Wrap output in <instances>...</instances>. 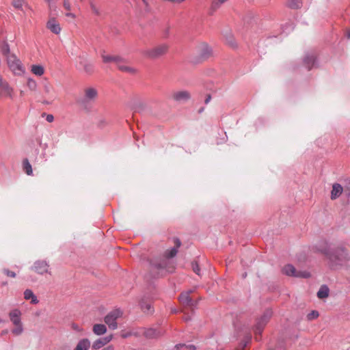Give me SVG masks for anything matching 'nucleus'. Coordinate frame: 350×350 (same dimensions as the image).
<instances>
[{
    "label": "nucleus",
    "mask_w": 350,
    "mask_h": 350,
    "mask_svg": "<svg viewBox=\"0 0 350 350\" xmlns=\"http://www.w3.org/2000/svg\"><path fill=\"white\" fill-rule=\"evenodd\" d=\"M321 252L329 260L332 269L340 267L350 260V250L349 246L345 243H340L331 249H323Z\"/></svg>",
    "instance_id": "f257e3e1"
},
{
    "label": "nucleus",
    "mask_w": 350,
    "mask_h": 350,
    "mask_svg": "<svg viewBox=\"0 0 350 350\" xmlns=\"http://www.w3.org/2000/svg\"><path fill=\"white\" fill-rule=\"evenodd\" d=\"M7 62L10 70L16 75H22L25 72V68L17 57L14 55H8Z\"/></svg>",
    "instance_id": "f03ea898"
},
{
    "label": "nucleus",
    "mask_w": 350,
    "mask_h": 350,
    "mask_svg": "<svg viewBox=\"0 0 350 350\" xmlns=\"http://www.w3.org/2000/svg\"><path fill=\"white\" fill-rule=\"evenodd\" d=\"M273 315L272 310L267 309L265 311L263 314L257 320L255 325V334L260 335L263 329L271 319Z\"/></svg>",
    "instance_id": "7ed1b4c3"
},
{
    "label": "nucleus",
    "mask_w": 350,
    "mask_h": 350,
    "mask_svg": "<svg viewBox=\"0 0 350 350\" xmlns=\"http://www.w3.org/2000/svg\"><path fill=\"white\" fill-rule=\"evenodd\" d=\"M168 51V46L163 44L157 46L151 49H148L144 51V54L150 58H158L165 55Z\"/></svg>",
    "instance_id": "20e7f679"
},
{
    "label": "nucleus",
    "mask_w": 350,
    "mask_h": 350,
    "mask_svg": "<svg viewBox=\"0 0 350 350\" xmlns=\"http://www.w3.org/2000/svg\"><path fill=\"white\" fill-rule=\"evenodd\" d=\"M122 313L120 310H115L109 312L105 317V322L109 329H116L118 327L117 319L122 316Z\"/></svg>",
    "instance_id": "39448f33"
},
{
    "label": "nucleus",
    "mask_w": 350,
    "mask_h": 350,
    "mask_svg": "<svg viewBox=\"0 0 350 350\" xmlns=\"http://www.w3.org/2000/svg\"><path fill=\"white\" fill-rule=\"evenodd\" d=\"M282 272L286 275L295 276L298 278H309L310 273L307 271H297L295 268L291 265H286L282 269Z\"/></svg>",
    "instance_id": "423d86ee"
},
{
    "label": "nucleus",
    "mask_w": 350,
    "mask_h": 350,
    "mask_svg": "<svg viewBox=\"0 0 350 350\" xmlns=\"http://www.w3.org/2000/svg\"><path fill=\"white\" fill-rule=\"evenodd\" d=\"M172 98L177 102H185L190 99L191 94L188 91L181 90L174 92L171 95Z\"/></svg>",
    "instance_id": "0eeeda50"
},
{
    "label": "nucleus",
    "mask_w": 350,
    "mask_h": 350,
    "mask_svg": "<svg viewBox=\"0 0 350 350\" xmlns=\"http://www.w3.org/2000/svg\"><path fill=\"white\" fill-rule=\"evenodd\" d=\"M116 64L118 69L122 72H128L130 74H135L136 72V69L131 66L128 62H126L120 57H119Z\"/></svg>",
    "instance_id": "6e6552de"
},
{
    "label": "nucleus",
    "mask_w": 350,
    "mask_h": 350,
    "mask_svg": "<svg viewBox=\"0 0 350 350\" xmlns=\"http://www.w3.org/2000/svg\"><path fill=\"white\" fill-rule=\"evenodd\" d=\"M49 265L45 261L38 260L34 263L32 269L39 274H44L49 272Z\"/></svg>",
    "instance_id": "1a4fd4ad"
},
{
    "label": "nucleus",
    "mask_w": 350,
    "mask_h": 350,
    "mask_svg": "<svg viewBox=\"0 0 350 350\" xmlns=\"http://www.w3.org/2000/svg\"><path fill=\"white\" fill-rule=\"evenodd\" d=\"M198 51L200 55L204 58H208L212 55V49L206 43H201L198 46Z\"/></svg>",
    "instance_id": "9d476101"
},
{
    "label": "nucleus",
    "mask_w": 350,
    "mask_h": 350,
    "mask_svg": "<svg viewBox=\"0 0 350 350\" xmlns=\"http://www.w3.org/2000/svg\"><path fill=\"white\" fill-rule=\"evenodd\" d=\"M46 27L53 33L59 34L62 28L59 22L55 18H51L46 23Z\"/></svg>",
    "instance_id": "9b49d317"
},
{
    "label": "nucleus",
    "mask_w": 350,
    "mask_h": 350,
    "mask_svg": "<svg viewBox=\"0 0 350 350\" xmlns=\"http://www.w3.org/2000/svg\"><path fill=\"white\" fill-rule=\"evenodd\" d=\"M98 96L97 90L94 88H87L84 90V100L86 102H92Z\"/></svg>",
    "instance_id": "f8f14e48"
},
{
    "label": "nucleus",
    "mask_w": 350,
    "mask_h": 350,
    "mask_svg": "<svg viewBox=\"0 0 350 350\" xmlns=\"http://www.w3.org/2000/svg\"><path fill=\"white\" fill-rule=\"evenodd\" d=\"M173 242L174 243V247L171 250L165 252L164 256L167 258L174 257L178 252V249L181 245V242L178 238H174Z\"/></svg>",
    "instance_id": "ddd939ff"
},
{
    "label": "nucleus",
    "mask_w": 350,
    "mask_h": 350,
    "mask_svg": "<svg viewBox=\"0 0 350 350\" xmlns=\"http://www.w3.org/2000/svg\"><path fill=\"white\" fill-rule=\"evenodd\" d=\"M189 294V292H185L180 295L179 301L182 305L185 306H193L194 305V301L190 297Z\"/></svg>",
    "instance_id": "4468645a"
},
{
    "label": "nucleus",
    "mask_w": 350,
    "mask_h": 350,
    "mask_svg": "<svg viewBox=\"0 0 350 350\" xmlns=\"http://www.w3.org/2000/svg\"><path fill=\"white\" fill-rule=\"evenodd\" d=\"M21 312L18 309H14L9 312V317L13 325L21 323Z\"/></svg>",
    "instance_id": "2eb2a0df"
},
{
    "label": "nucleus",
    "mask_w": 350,
    "mask_h": 350,
    "mask_svg": "<svg viewBox=\"0 0 350 350\" xmlns=\"http://www.w3.org/2000/svg\"><path fill=\"white\" fill-rule=\"evenodd\" d=\"M343 188L338 183H334L332 185L330 198L334 200L337 199L342 193Z\"/></svg>",
    "instance_id": "dca6fc26"
},
{
    "label": "nucleus",
    "mask_w": 350,
    "mask_h": 350,
    "mask_svg": "<svg viewBox=\"0 0 350 350\" xmlns=\"http://www.w3.org/2000/svg\"><path fill=\"white\" fill-rule=\"evenodd\" d=\"M90 347V341L88 338H83L79 341L74 350H88Z\"/></svg>",
    "instance_id": "f3484780"
},
{
    "label": "nucleus",
    "mask_w": 350,
    "mask_h": 350,
    "mask_svg": "<svg viewBox=\"0 0 350 350\" xmlns=\"http://www.w3.org/2000/svg\"><path fill=\"white\" fill-rule=\"evenodd\" d=\"M12 94V89L5 82H1L0 84V94L5 96H10Z\"/></svg>",
    "instance_id": "a211bd4d"
},
{
    "label": "nucleus",
    "mask_w": 350,
    "mask_h": 350,
    "mask_svg": "<svg viewBox=\"0 0 350 350\" xmlns=\"http://www.w3.org/2000/svg\"><path fill=\"white\" fill-rule=\"evenodd\" d=\"M24 298L26 300L31 299V303L33 304H36L38 303V299L37 297L33 294V291L30 289H26L24 292Z\"/></svg>",
    "instance_id": "6ab92c4d"
},
{
    "label": "nucleus",
    "mask_w": 350,
    "mask_h": 350,
    "mask_svg": "<svg viewBox=\"0 0 350 350\" xmlns=\"http://www.w3.org/2000/svg\"><path fill=\"white\" fill-rule=\"evenodd\" d=\"M101 57H102L103 62L104 63H112L113 62V63L116 64V62L118 60L120 57L116 56V55H108V54L103 53L101 55Z\"/></svg>",
    "instance_id": "aec40b11"
},
{
    "label": "nucleus",
    "mask_w": 350,
    "mask_h": 350,
    "mask_svg": "<svg viewBox=\"0 0 350 350\" xmlns=\"http://www.w3.org/2000/svg\"><path fill=\"white\" fill-rule=\"evenodd\" d=\"M93 332L96 334V335H103L105 333H106L107 332V327L105 325L103 324H95L94 326H93Z\"/></svg>",
    "instance_id": "412c9836"
},
{
    "label": "nucleus",
    "mask_w": 350,
    "mask_h": 350,
    "mask_svg": "<svg viewBox=\"0 0 350 350\" xmlns=\"http://www.w3.org/2000/svg\"><path fill=\"white\" fill-rule=\"evenodd\" d=\"M31 72L36 76H42L44 73V68L41 65L33 64L31 66Z\"/></svg>",
    "instance_id": "4be33fe9"
},
{
    "label": "nucleus",
    "mask_w": 350,
    "mask_h": 350,
    "mask_svg": "<svg viewBox=\"0 0 350 350\" xmlns=\"http://www.w3.org/2000/svg\"><path fill=\"white\" fill-rule=\"evenodd\" d=\"M286 6L291 9H299L302 6L301 0H287Z\"/></svg>",
    "instance_id": "5701e85b"
},
{
    "label": "nucleus",
    "mask_w": 350,
    "mask_h": 350,
    "mask_svg": "<svg viewBox=\"0 0 350 350\" xmlns=\"http://www.w3.org/2000/svg\"><path fill=\"white\" fill-rule=\"evenodd\" d=\"M329 290L327 286H321L317 293V297L319 299L327 298L329 296Z\"/></svg>",
    "instance_id": "b1692460"
},
{
    "label": "nucleus",
    "mask_w": 350,
    "mask_h": 350,
    "mask_svg": "<svg viewBox=\"0 0 350 350\" xmlns=\"http://www.w3.org/2000/svg\"><path fill=\"white\" fill-rule=\"evenodd\" d=\"M228 0H212L211 10L213 12L217 10L224 3Z\"/></svg>",
    "instance_id": "393cba45"
},
{
    "label": "nucleus",
    "mask_w": 350,
    "mask_h": 350,
    "mask_svg": "<svg viewBox=\"0 0 350 350\" xmlns=\"http://www.w3.org/2000/svg\"><path fill=\"white\" fill-rule=\"evenodd\" d=\"M315 57L314 55H308L304 59V64L308 70H310L314 65Z\"/></svg>",
    "instance_id": "a878e982"
},
{
    "label": "nucleus",
    "mask_w": 350,
    "mask_h": 350,
    "mask_svg": "<svg viewBox=\"0 0 350 350\" xmlns=\"http://www.w3.org/2000/svg\"><path fill=\"white\" fill-rule=\"evenodd\" d=\"M23 170L27 175H31L33 173L31 165L29 162L28 159H25L23 161Z\"/></svg>",
    "instance_id": "bb28decb"
},
{
    "label": "nucleus",
    "mask_w": 350,
    "mask_h": 350,
    "mask_svg": "<svg viewBox=\"0 0 350 350\" xmlns=\"http://www.w3.org/2000/svg\"><path fill=\"white\" fill-rule=\"evenodd\" d=\"M226 44L230 47L235 49L237 47V43L234 38V36L231 34H229L226 38Z\"/></svg>",
    "instance_id": "cd10ccee"
},
{
    "label": "nucleus",
    "mask_w": 350,
    "mask_h": 350,
    "mask_svg": "<svg viewBox=\"0 0 350 350\" xmlns=\"http://www.w3.org/2000/svg\"><path fill=\"white\" fill-rule=\"evenodd\" d=\"M14 327L12 329V333L14 336H19L23 332V323H19L18 324H15Z\"/></svg>",
    "instance_id": "c85d7f7f"
},
{
    "label": "nucleus",
    "mask_w": 350,
    "mask_h": 350,
    "mask_svg": "<svg viewBox=\"0 0 350 350\" xmlns=\"http://www.w3.org/2000/svg\"><path fill=\"white\" fill-rule=\"evenodd\" d=\"M141 308L144 312L151 313L152 312L151 304L149 302L142 301L140 303Z\"/></svg>",
    "instance_id": "c756f323"
},
{
    "label": "nucleus",
    "mask_w": 350,
    "mask_h": 350,
    "mask_svg": "<svg viewBox=\"0 0 350 350\" xmlns=\"http://www.w3.org/2000/svg\"><path fill=\"white\" fill-rule=\"evenodd\" d=\"M25 4V0H12V5L16 9L22 10Z\"/></svg>",
    "instance_id": "7c9ffc66"
},
{
    "label": "nucleus",
    "mask_w": 350,
    "mask_h": 350,
    "mask_svg": "<svg viewBox=\"0 0 350 350\" xmlns=\"http://www.w3.org/2000/svg\"><path fill=\"white\" fill-rule=\"evenodd\" d=\"M106 344L104 342L103 338H99L96 340H95L92 345V348L94 349H98L103 346H105Z\"/></svg>",
    "instance_id": "2f4dec72"
},
{
    "label": "nucleus",
    "mask_w": 350,
    "mask_h": 350,
    "mask_svg": "<svg viewBox=\"0 0 350 350\" xmlns=\"http://www.w3.org/2000/svg\"><path fill=\"white\" fill-rule=\"evenodd\" d=\"M27 87L29 88V89L31 91H35L37 88V83L35 80L32 79H29L27 80Z\"/></svg>",
    "instance_id": "473e14b6"
},
{
    "label": "nucleus",
    "mask_w": 350,
    "mask_h": 350,
    "mask_svg": "<svg viewBox=\"0 0 350 350\" xmlns=\"http://www.w3.org/2000/svg\"><path fill=\"white\" fill-rule=\"evenodd\" d=\"M144 334L148 338H154L159 335L157 331L154 329H148L144 332Z\"/></svg>",
    "instance_id": "72a5a7b5"
},
{
    "label": "nucleus",
    "mask_w": 350,
    "mask_h": 350,
    "mask_svg": "<svg viewBox=\"0 0 350 350\" xmlns=\"http://www.w3.org/2000/svg\"><path fill=\"white\" fill-rule=\"evenodd\" d=\"M176 350H180V348H186V350H196L194 345H185L184 344H178L175 346Z\"/></svg>",
    "instance_id": "f704fd0d"
},
{
    "label": "nucleus",
    "mask_w": 350,
    "mask_h": 350,
    "mask_svg": "<svg viewBox=\"0 0 350 350\" xmlns=\"http://www.w3.org/2000/svg\"><path fill=\"white\" fill-rule=\"evenodd\" d=\"M83 70L88 74H92L94 72L93 65L91 64H85L83 65Z\"/></svg>",
    "instance_id": "c9c22d12"
},
{
    "label": "nucleus",
    "mask_w": 350,
    "mask_h": 350,
    "mask_svg": "<svg viewBox=\"0 0 350 350\" xmlns=\"http://www.w3.org/2000/svg\"><path fill=\"white\" fill-rule=\"evenodd\" d=\"M319 316V312L317 311L312 310L311 312H310L307 315V319L308 320H313L314 319H317Z\"/></svg>",
    "instance_id": "e433bc0d"
},
{
    "label": "nucleus",
    "mask_w": 350,
    "mask_h": 350,
    "mask_svg": "<svg viewBox=\"0 0 350 350\" xmlns=\"http://www.w3.org/2000/svg\"><path fill=\"white\" fill-rule=\"evenodd\" d=\"M3 273L4 274H5L8 277H10V278H15L16 277V273L14 271H10L8 269H3Z\"/></svg>",
    "instance_id": "4c0bfd02"
},
{
    "label": "nucleus",
    "mask_w": 350,
    "mask_h": 350,
    "mask_svg": "<svg viewBox=\"0 0 350 350\" xmlns=\"http://www.w3.org/2000/svg\"><path fill=\"white\" fill-rule=\"evenodd\" d=\"M0 50L3 55H7L10 52V49L7 44H3Z\"/></svg>",
    "instance_id": "58836bf2"
},
{
    "label": "nucleus",
    "mask_w": 350,
    "mask_h": 350,
    "mask_svg": "<svg viewBox=\"0 0 350 350\" xmlns=\"http://www.w3.org/2000/svg\"><path fill=\"white\" fill-rule=\"evenodd\" d=\"M63 6L66 10L70 11L71 5L69 0H63Z\"/></svg>",
    "instance_id": "ea45409f"
},
{
    "label": "nucleus",
    "mask_w": 350,
    "mask_h": 350,
    "mask_svg": "<svg viewBox=\"0 0 350 350\" xmlns=\"http://www.w3.org/2000/svg\"><path fill=\"white\" fill-rule=\"evenodd\" d=\"M192 269H193V271L196 273L198 274V275H200V268H199V266L196 263V262H193L192 263Z\"/></svg>",
    "instance_id": "a19ab883"
},
{
    "label": "nucleus",
    "mask_w": 350,
    "mask_h": 350,
    "mask_svg": "<svg viewBox=\"0 0 350 350\" xmlns=\"http://www.w3.org/2000/svg\"><path fill=\"white\" fill-rule=\"evenodd\" d=\"M103 340H104V342H105V344L107 345V343H109L113 338V335L111 334V335H109L105 338H103Z\"/></svg>",
    "instance_id": "79ce46f5"
},
{
    "label": "nucleus",
    "mask_w": 350,
    "mask_h": 350,
    "mask_svg": "<svg viewBox=\"0 0 350 350\" xmlns=\"http://www.w3.org/2000/svg\"><path fill=\"white\" fill-rule=\"evenodd\" d=\"M46 120L49 122H52L54 120V117L51 114L46 115Z\"/></svg>",
    "instance_id": "37998d69"
},
{
    "label": "nucleus",
    "mask_w": 350,
    "mask_h": 350,
    "mask_svg": "<svg viewBox=\"0 0 350 350\" xmlns=\"http://www.w3.org/2000/svg\"><path fill=\"white\" fill-rule=\"evenodd\" d=\"M66 16L71 18L72 19L76 18V15L73 13L70 12L69 11L67 13H66Z\"/></svg>",
    "instance_id": "c03bdc74"
},
{
    "label": "nucleus",
    "mask_w": 350,
    "mask_h": 350,
    "mask_svg": "<svg viewBox=\"0 0 350 350\" xmlns=\"http://www.w3.org/2000/svg\"><path fill=\"white\" fill-rule=\"evenodd\" d=\"M72 327L73 329L76 330V331H78V332H81L82 331V329H81L79 327V326L77 324H72Z\"/></svg>",
    "instance_id": "a18cd8bd"
},
{
    "label": "nucleus",
    "mask_w": 350,
    "mask_h": 350,
    "mask_svg": "<svg viewBox=\"0 0 350 350\" xmlns=\"http://www.w3.org/2000/svg\"><path fill=\"white\" fill-rule=\"evenodd\" d=\"M211 99V96L210 94H208L204 100L205 103L208 104L210 102Z\"/></svg>",
    "instance_id": "49530a36"
},
{
    "label": "nucleus",
    "mask_w": 350,
    "mask_h": 350,
    "mask_svg": "<svg viewBox=\"0 0 350 350\" xmlns=\"http://www.w3.org/2000/svg\"><path fill=\"white\" fill-rule=\"evenodd\" d=\"M113 349H114V347H113V345H109V346H107V347L104 348L102 350H113Z\"/></svg>",
    "instance_id": "de8ad7c7"
},
{
    "label": "nucleus",
    "mask_w": 350,
    "mask_h": 350,
    "mask_svg": "<svg viewBox=\"0 0 350 350\" xmlns=\"http://www.w3.org/2000/svg\"><path fill=\"white\" fill-rule=\"evenodd\" d=\"M91 8H92V11L94 12H95L96 14L98 13L97 10H96V7L93 4L91 5Z\"/></svg>",
    "instance_id": "09e8293b"
},
{
    "label": "nucleus",
    "mask_w": 350,
    "mask_h": 350,
    "mask_svg": "<svg viewBox=\"0 0 350 350\" xmlns=\"http://www.w3.org/2000/svg\"><path fill=\"white\" fill-rule=\"evenodd\" d=\"M154 266L155 267H157V268H159V269L164 268V266L163 265H161V264L154 265Z\"/></svg>",
    "instance_id": "8fccbe9b"
},
{
    "label": "nucleus",
    "mask_w": 350,
    "mask_h": 350,
    "mask_svg": "<svg viewBox=\"0 0 350 350\" xmlns=\"http://www.w3.org/2000/svg\"><path fill=\"white\" fill-rule=\"evenodd\" d=\"M45 91L46 92L49 93L50 92V90L51 89V86H45Z\"/></svg>",
    "instance_id": "3c124183"
},
{
    "label": "nucleus",
    "mask_w": 350,
    "mask_h": 350,
    "mask_svg": "<svg viewBox=\"0 0 350 350\" xmlns=\"http://www.w3.org/2000/svg\"><path fill=\"white\" fill-rule=\"evenodd\" d=\"M129 336H131V334H129V333L128 334H122V338H126V337H128Z\"/></svg>",
    "instance_id": "603ef678"
},
{
    "label": "nucleus",
    "mask_w": 350,
    "mask_h": 350,
    "mask_svg": "<svg viewBox=\"0 0 350 350\" xmlns=\"http://www.w3.org/2000/svg\"><path fill=\"white\" fill-rule=\"evenodd\" d=\"M47 3H49V6L51 7V3L53 1V0H45Z\"/></svg>",
    "instance_id": "864d4df0"
},
{
    "label": "nucleus",
    "mask_w": 350,
    "mask_h": 350,
    "mask_svg": "<svg viewBox=\"0 0 350 350\" xmlns=\"http://www.w3.org/2000/svg\"><path fill=\"white\" fill-rule=\"evenodd\" d=\"M348 38H350V31L348 32Z\"/></svg>",
    "instance_id": "5fc2aeb1"
},
{
    "label": "nucleus",
    "mask_w": 350,
    "mask_h": 350,
    "mask_svg": "<svg viewBox=\"0 0 350 350\" xmlns=\"http://www.w3.org/2000/svg\"><path fill=\"white\" fill-rule=\"evenodd\" d=\"M180 350H186V348H180Z\"/></svg>",
    "instance_id": "6e6d98bb"
},
{
    "label": "nucleus",
    "mask_w": 350,
    "mask_h": 350,
    "mask_svg": "<svg viewBox=\"0 0 350 350\" xmlns=\"http://www.w3.org/2000/svg\"><path fill=\"white\" fill-rule=\"evenodd\" d=\"M143 1H145V0H143Z\"/></svg>",
    "instance_id": "4d7b16f0"
}]
</instances>
